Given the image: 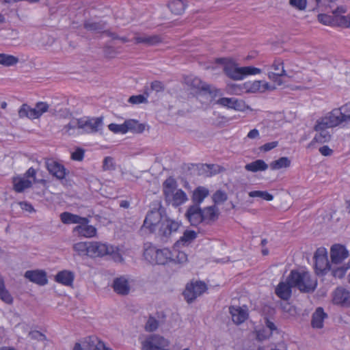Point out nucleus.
I'll list each match as a JSON object with an SVG mask.
<instances>
[{
  "instance_id": "f257e3e1",
  "label": "nucleus",
  "mask_w": 350,
  "mask_h": 350,
  "mask_svg": "<svg viewBox=\"0 0 350 350\" xmlns=\"http://www.w3.org/2000/svg\"><path fill=\"white\" fill-rule=\"evenodd\" d=\"M288 282L301 293H313L317 286V279L308 271L292 270Z\"/></svg>"
},
{
  "instance_id": "f03ea898",
  "label": "nucleus",
  "mask_w": 350,
  "mask_h": 350,
  "mask_svg": "<svg viewBox=\"0 0 350 350\" xmlns=\"http://www.w3.org/2000/svg\"><path fill=\"white\" fill-rule=\"evenodd\" d=\"M177 182L172 177L167 178L163 183V194L167 204L178 207L187 201L186 193L177 189Z\"/></svg>"
},
{
  "instance_id": "7ed1b4c3",
  "label": "nucleus",
  "mask_w": 350,
  "mask_h": 350,
  "mask_svg": "<svg viewBox=\"0 0 350 350\" xmlns=\"http://www.w3.org/2000/svg\"><path fill=\"white\" fill-rule=\"evenodd\" d=\"M165 215V209L159 201L154 202L151 205V209L148 211L144 219L141 230H147L149 233H155Z\"/></svg>"
},
{
  "instance_id": "20e7f679",
  "label": "nucleus",
  "mask_w": 350,
  "mask_h": 350,
  "mask_svg": "<svg viewBox=\"0 0 350 350\" xmlns=\"http://www.w3.org/2000/svg\"><path fill=\"white\" fill-rule=\"evenodd\" d=\"M144 256L151 264L165 265L170 262L172 254L171 250L167 248L158 249L149 245L144 250Z\"/></svg>"
},
{
  "instance_id": "39448f33",
  "label": "nucleus",
  "mask_w": 350,
  "mask_h": 350,
  "mask_svg": "<svg viewBox=\"0 0 350 350\" xmlns=\"http://www.w3.org/2000/svg\"><path fill=\"white\" fill-rule=\"evenodd\" d=\"M180 226L181 222L166 217L160 224L155 233L162 242L166 243L177 232Z\"/></svg>"
},
{
  "instance_id": "423d86ee",
  "label": "nucleus",
  "mask_w": 350,
  "mask_h": 350,
  "mask_svg": "<svg viewBox=\"0 0 350 350\" xmlns=\"http://www.w3.org/2000/svg\"><path fill=\"white\" fill-rule=\"evenodd\" d=\"M314 268L317 275H323L330 269L327 252L325 247H319L314 255Z\"/></svg>"
},
{
  "instance_id": "0eeeda50",
  "label": "nucleus",
  "mask_w": 350,
  "mask_h": 350,
  "mask_svg": "<svg viewBox=\"0 0 350 350\" xmlns=\"http://www.w3.org/2000/svg\"><path fill=\"white\" fill-rule=\"evenodd\" d=\"M170 345L168 340L158 334L148 336L142 342V350H169L165 349Z\"/></svg>"
},
{
  "instance_id": "6e6552de",
  "label": "nucleus",
  "mask_w": 350,
  "mask_h": 350,
  "mask_svg": "<svg viewBox=\"0 0 350 350\" xmlns=\"http://www.w3.org/2000/svg\"><path fill=\"white\" fill-rule=\"evenodd\" d=\"M318 120L321 122V124L325 125V126H328L329 128L337 126L343 122H347L345 116H344L342 112V110H340V107L334 109L326 116L321 118Z\"/></svg>"
},
{
  "instance_id": "1a4fd4ad",
  "label": "nucleus",
  "mask_w": 350,
  "mask_h": 350,
  "mask_svg": "<svg viewBox=\"0 0 350 350\" xmlns=\"http://www.w3.org/2000/svg\"><path fill=\"white\" fill-rule=\"evenodd\" d=\"M206 289L207 286L204 282L199 281L187 284L183 292V295L188 303H191L204 293Z\"/></svg>"
},
{
  "instance_id": "9d476101",
  "label": "nucleus",
  "mask_w": 350,
  "mask_h": 350,
  "mask_svg": "<svg viewBox=\"0 0 350 350\" xmlns=\"http://www.w3.org/2000/svg\"><path fill=\"white\" fill-rule=\"evenodd\" d=\"M45 166L49 173L59 180L64 179L69 173L63 164L53 159H46Z\"/></svg>"
},
{
  "instance_id": "9b49d317",
  "label": "nucleus",
  "mask_w": 350,
  "mask_h": 350,
  "mask_svg": "<svg viewBox=\"0 0 350 350\" xmlns=\"http://www.w3.org/2000/svg\"><path fill=\"white\" fill-rule=\"evenodd\" d=\"M79 129H83L85 132L93 133L98 132L103 125V118H87L86 119H78Z\"/></svg>"
},
{
  "instance_id": "f8f14e48",
  "label": "nucleus",
  "mask_w": 350,
  "mask_h": 350,
  "mask_svg": "<svg viewBox=\"0 0 350 350\" xmlns=\"http://www.w3.org/2000/svg\"><path fill=\"white\" fill-rule=\"evenodd\" d=\"M89 256L91 258L101 257L114 252L112 245L99 241H90Z\"/></svg>"
},
{
  "instance_id": "ddd939ff",
  "label": "nucleus",
  "mask_w": 350,
  "mask_h": 350,
  "mask_svg": "<svg viewBox=\"0 0 350 350\" xmlns=\"http://www.w3.org/2000/svg\"><path fill=\"white\" fill-rule=\"evenodd\" d=\"M83 219L85 221H81V223L76 226L73 228L72 232L81 237L92 238L95 237L97 231L96 228L92 225H89L90 220L87 217Z\"/></svg>"
},
{
  "instance_id": "4468645a",
  "label": "nucleus",
  "mask_w": 350,
  "mask_h": 350,
  "mask_svg": "<svg viewBox=\"0 0 350 350\" xmlns=\"http://www.w3.org/2000/svg\"><path fill=\"white\" fill-rule=\"evenodd\" d=\"M185 217L193 226H198L203 223L202 211L198 204L190 205L185 213Z\"/></svg>"
},
{
  "instance_id": "2eb2a0df",
  "label": "nucleus",
  "mask_w": 350,
  "mask_h": 350,
  "mask_svg": "<svg viewBox=\"0 0 350 350\" xmlns=\"http://www.w3.org/2000/svg\"><path fill=\"white\" fill-rule=\"evenodd\" d=\"M24 277L39 286H44L48 283L46 272L42 269L28 270L25 271Z\"/></svg>"
},
{
  "instance_id": "dca6fc26",
  "label": "nucleus",
  "mask_w": 350,
  "mask_h": 350,
  "mask_svg": "<svg viewBox=\"0 0 350 350\" xmlns=\"http://www.w3.org/2000/svg\"><path fill=\"white\" fill-rule=\"evenodd\" d=\"M203 223L211 225L215 223L220 215L219 210L216 205H211L202 208Z\"/></svg>"
},
{
  "instance_id": "f3484780",
  "label": "nucleus",
  "mask_w": 350,
  "mask_h": 350,
  "mask_svg": "<svg viewBox=\"0 0 350 350\" xmlns=\"http://www.w3.org/2000/svg\"><path fill=\"white\" fill-rule=\"evenodd\" d=\"M328 128V126L321 124V122L317 120L314 126V130L318 132V133L315 135L311 143L317 142L323 144L329 142L331 139V135L327 130Z\"/></svg>"
},
{
  "instance_id": "a211bd4d",
  "label": "nucleus",
  "mask_w": 350,
  "mask_h": 350,
  "mask_svg": "<svg viewBox=\"0 0 350 350\" xmlns=\"http://www.w3.org/2000/svg\"><path fill=\"white\" fill-rule=\"evenodd\" d=\"M348 251L345 246L340 244L334 245L330 250L331 260L333 263H340L344 259L347 258Z\"/></svg>"
},
{
  "instance_id": "6ab92c4d",
  "label": "nucleus",
  "mask_w": 350,
  "mask_h": 350,
  "mask_svg": "<svg viewBox=\"0 0 350 350\" xmlns=\"http://www.w3.org/2000/svg\"><path fill=\"white\" fill-rule=\"evenodd\" d=\"M100 25V23H83V28L88 31H91L95 33H102L109 37H111L113 40H120L124 43L129 42V39L126 37H120L115 33H112L109 31H102V28L98 27Z\"/></svg>"
},
{
  "instance_id": "aec40b11",
  "label": "nucleus",
  "mask_w": 350,
  "mask_h": 350,
  "mask_svg": "<svg viewBox=\"0 0 350 350\" xmlns=\"http://www.w3.org/2000/svg\"><path fill=\"white\" fill-rule=\"evenodd\" d=\"M229 312L232 316V321L237 325L243 323L248 318L246 308L232 306L229 308Z\"/></svg>"
},
{
  "instance_id": "412c9836",
  "label": "nucleus",
  "mask_w": 350,
  "mask_h": 350,
  "mask_svg": "<svg viewBox=\"0 0 350 350\" xmlns=\"http://www.w3.org/2000/svg\"><path fill=\"white\" fill-rule=\"evenodd\" d=\"M112 287L117 294L121 295H126L130 291V286L128 280L123 276L115 278L113 282Z\"/></svg>"
},
{
  "instance_id": "4be33fe9",
  "label": "nucleus",
  "mask_w": 350,
  "mask_h": 350,
  "mask_svg": "<svg viewBox=\"0 0 350 350\" xmlns=\"http://www.w3.org/2000/svg\"><path fill=\"white\" fill-rule=\"evenodd\" d=\"M293 285L288 282V277L286 282H280L275 291L276 295L283 300H288L291 298L292 294Z\"/></svg>"
},
{
  "instance_id": "5701e85b",
  "label": "nucleus",
  "mask_w": 350,
  "mask_h": 350,
  "mask_svg": "<svg viewBox=\"0 0 350 350\" xmlns=\"http://www.w3.org/2000/svg\"><path fill=\"white\" fill-rule=\"evenodd\" d=\"M85 350H113L105 346L103 342L96 336H89L83 341Z\"/></svg>"
},
{
  "instance_id": "b1692460",
  "label": "nucleus",
  "mask_w": 350,
  "mask_h": 350,
  "mask_svg": "<svg viewBox=\"0 0 350 350\" xmlns=\"http://www.w3.org/2000/svg\"><path fill=\"white\" fill-rule=\"evenodd\" d=\"M185 84L196 92H204V90L208 89V84L204 83L200 78L189 75L184 78Z\"/></svg>"
},
{
  "instance_id": "393cba45",
  "label": "nucleus",
  "mask_w": 350,
  "mask_h": 350,
  "mask_svg": "<svg viewBox=\"0 0 350 350\" xmlns=\"http://www.w3.org/2000/svg\"><path fill=\"white\" fill-rule=\"evenodd\" d=\"M333 302L335 304L349 306L350 293L343 288H337L334 293Z\"/></svg>"
},
{
  "instance_id": "a878e982",
  "label": "nucleus",
  "mask_w": 350,
  "mask_h": 350,
  "mask_svg": "<svg viewBox=\"0 0 350 350\" xmlns=\"http://www.w3.org/2000/svg\"><path fill=\"white\" fill-rule=\"evenodd\" d=\"M74 279V273L68 270H63L59 271L55 277V280L56 282L67 286H70L72 285Z\"/></svg>"
},
{
  "instance_id": "bb28decb",
  "label": "nucleus",
  "mask_w": 350,
  "mask_h": 350,
  "mask_svg": "<svg viewBox=\"0 0 350 350\" xmlns=\"http://www.w3.org/2000/svg\"><path fill=\"white\" fill-rule=\"evenodd\" d=\"M224 71L230 79L234 80H242V67H238L232 63L226 64L224 66Z\"/></svg>"
},
{
  "instance_id": "cd10ccee",
  "label": "nucleus",
  "mask_w": 350,
  "mask_h": 350,
  "mask_svg": "<svg viewBox=\"0 0 350 350\" xmlns=\"http://www.w3.org/2000/svg\"><path fill=\"white\" fill-rule=\"evenodd\" d=\"M327 317V314L324 312L323 309L321 307L317 308L312 317L311 325L312 327L322 328L324 319Z\"/></svg>"
},
{
  "instance_id": "c85d7f7f",
  "label": "nucleus",
  "mask_w": 350,
  "mask_h": 350,
  "mask_svg": "<svg viewBox=\"0 0 350 350\" xmlns=\"http://www.w3.org/2000/svg\"><path fill=\"white\" fill-rule=\"evenodd\" d=\"M209 191L208 189L204 187H198L193 191L191 196V200L193 202L192 205L198 204V206H200V204L204 201V200L208 196Z\"/></svg>"
},
{
  "instance_id": "c756f323",
  "label": "nucleus",
  "mask_w": 350,
  "mask_h": 350,
  "mask_svg": "<svg viewBox=\"0 0 350 350\" xmlns=\"http://www.w3.org/2000/svg\"><path fill=\"white\" fill-rule=\"evenodd\" d=\"M12 183L14 190L17 193L23 192L32 186L31 181L25 177H15Z\"/></svg>"
},
{
  "instance_id": "7c9ffc66",
  "label": "nucleus",
  "mask_w": 350,
  "mask_h": 350,
  "mask_svg": "<svg viewBox=\"0 0 350 350\" xmlns=\"http://www.w3.org/2000/svg\"><path fill=\"white\" fill-rule=\"evenodd\" d=\"M135 41L137 44H144L148 46L155 45L161 42V38L158 35L152 36H137L134 38Z\"/></svg>"
},
{
  "instance_id": "2f4dec72",
  "label": "nucleus",
  "mask_w": 350,
  "mask_h": 350,
  "mask_svg": "<svg viewBox=\"0 0 350 350\" xmlns=\"http://www.w3.org/2000/svg\"><path fill=\"white\" fill-rule=\"evenodd\" d=\"M83 218V217L69 212H64L60 214V219L64 224H76L79 225L81 221H85Z\"/></svg>"
},
{
  "instance_id": "473e14b6",
  "label": "nucleus",
  "mask_w": 350,
  "mask_h": 350,
  "mask_svg": "<svg viewBox=\"0 0 350 350\" xmlns=\"http://www.w3.org/2000/svg\"><path fill=\"white\" fill-rule=\"evenodd\" d=\"M247 92H263L269 88V84L262 81H254L246 83Z\"/></svg>"
},
{
  "instance_id": "72a5a7b5",
  "label": "nucleus",
  "mask_w": 350,
  "mask_h": 350,
  "mask_svg": "<svg viewBox=\"0 0 350 350\" xmlns=\"http://www.w3.org/2000/svg\"><path fill=\"white\" fill-rule=\"evenodd\" d=\"M268 165L262 159H258L245 166V169L248 172H256L258 171H265L268 169Z\"/></svg>"
},
{
  "instance_id": "f704fd0d",
  "label": "nucleus",
  "mask_w": 350,
  "mask_h": 350,
  "mask_svg": "<svg viewBox=\"0 0 350 350\" xmlns=\"http://www.w3.org/2000/svg\"><path fill=\"white\" fill-rule=\"evenodd\" d=\"M0 299L7 304L13 303V297L10 292L7 290L5 285L3 278L0 275Z\"/></svg>"
},
{
  "instance_id": "c9c22d12",
  "label": "nucleus",
  "mask_w": 350,
  "mask_h": 350,
  "mask_svg": "<svg viewBox=\"0 0 350 350\" xmlns=\"http://www.w3.org/2000/svg\"><path fill=\"white\" fill-rule=\"evenodd\" d=\"M126 127L128 132L131 131L133 133H142L146 128V125L139 123L137 120L134 119L126 120Z\"/></svg>"
},
{
  "instance_id": "e433bc0d",
  "label": "nucleus",
  "mask_w": 350,
  "mask_h": 350,
  "mask_svg": "<svg viewBox=\"0 0 350 350\" xmlns=\"http://www.w3.org/2000/svg\"><path fill=\"white\" fill-rule=\"evenodd\" d=\"M197 237V233L192 230H186L182 237L178 240L175 245H179L180 244L188 245L191 243Z\"/></svg>"
},
{
  "instance_id": "4c0bfd02",
  "label": "nucleus",
  "mask_w": 350,
  "mask_h": 350,
  "mask_svg": "<svg viewBox=\"0 0 350 350\" xmlns=\"http://www.w3.org/2000/svg\"><path fill=\"white\" fill-rule=\"evenodd\" d=\"M168 8L173 14L178 15L185 11V4L182 0H170L168 3Z\"/></svg>"
},
{
  "instance_id": "58836bf2",
  "label": "nucleus",
  "mask_w": 350,
  "mask_h": 350,
  "mask_svg": "<svg viewBox=\"0 0 350 350\" xmlns=\"http://www.w3.org/2000/svg\"><path fill=\"white\" fill-rule=\"evenodd\" d=\"M18 117L20 118H27L29 119H36V111L34 108H31L27 104H23L18 111Z\"/></svg>"
},
{
  "instance_id": "ea45409f",
  "label": "nucleus",
  "mask_w": 350,
  "mask_h": 350,
  "mask_svg": "<svg viewBox=\"0 0 350 350\" xmlns=\"http://www.w3.org/2000/svg\"><path fill=\"white\" fill-rule=\"evenodd\" d=\"M272 68L278 71L280 70V72H278L277 74L275 73H270L269 75V78L275 77H284L287 76L286 70L284 69V62L283 60L280 58H276L275 59L273 64Z\"/></svg>"
},
{
  "instance_id": "a19ab883",
  "label": "nucleus",
  "mask_w": 350,
  "mask_h": 350,
  "mask_svg": "<svg viewBox=\"0 0 350 350\" xmlns=\"http://www.w3.org/2000/svg\"><path fill=\"white\" fill-rule=\"evenodd\" d=\"M171 254L170 262L183 264L187 261V255L184 252L174 249L171 251Z\"/></svg>"
},
{
  "instance_id": "79ce46f5",
  "label": "nucleus",
  "mask_w": 350,
  "mask_h": 350,
  "mask_svg": "<svg viewBox=\"0 0 350 350\" xmlns=\"http://www.w3.org/2000/svg\"><path fill=\"white\" fill-rule=\"evenodd\" d=\"M291 165V160L286 157H282L270 163L272 170H278L282 168H286Z\"/></svg>"
},
{
  "instance_id": "37998d69",
  "label": "nucleus",
  "mask_w": 350,
  "mask_h": 350,
  "mask_svg": "<svg viewBox=\"0 0 350 350\" xmlns=\"http://www.w3.org/2000/svg\"><path fill=\"white\" fill-rule=\"evenodd\" d=\"M19 59L18 57L9 54L0 53V64L4 66H12L16 64Z\"/></svg>"
},
{
  "instance_id": "c03bdc74",
  "label": "nucleus",
  "mask_w": 350,
  "mask_h": 350,
  "mask_svg": "<svg viewBox=\"0 0 350 350\" xmlns=\"http://www.w3.org/2000/svg\"><path fill=\"white\" fill-rule=\"evenodd\" d=\"M90 248V241L79 242L73 245V250L80 256H89Z\"/></svg>"
},
{
  "instance_id": "a18cd8bd",
  "label": "nucleus",
  "mask_w": 350,
  "mask_h": 350,
  "mask_svg": "<svg viewBox=\"0 0 350 350\" xmlns=\"http://www.w3.org/2000/svg\"><path fill=\"white\" fill-rule=\"evenodd\" d=\"M108 129L110 131L116 134H125L128 132V129L126 127V120H125L124 123L121 124L111 123L108 125Z\"/></svg>"
},
{
  "instance_id": "49530a36",
  "label": "nucleus",
  "mask_w": 350,
  "mask_h": 350,
  "mask_svg": "<svg viewBox=\"0 0 350 350\" xmlns=\"http://www.w3.org/2000/svg\"><path fill=\"white\" fill-rule=\"evenodd\" d=\"M212 199L214 202L213 205L217 206V204H219L226 202L228 199V196L225 191L217 190L213 193Z\"/></svg>"
},
{
  "instance_id": "de8ad7c7",
  "label": "nucleus",
  "mask_w": 350,
  "mask_h": 350,
  "mask_svg": "<svg viewBox=\"0 0 350 350\" xmlns=\"http://www.w3.org/2000/svg\"><path fill=\"white\" fill-rule=\"evenodd\" d=\"M248 195L251 198H261L267 201H271L273 198V195L266 191H252L249 192Z\"/></svg>"
},
{
  "instance_id": "09e8293b",
  "label": "nucleus",
  "mask_w": 350,
  "mask_h": 350,
  "mask_svg": "<svg viewBox=\"0 0 350 350\" xmlns=\"http://www.w3.org/2000/svg\"><path fill=\"white\" fill-rule=\"evenodd\" d=\"M49 109V105L44 102H38L36 103L34 110L36 111V119L39 118L44 113Z\"/></svg>"
},
{
  "instance_id": "8fccbe9b",
  "label": "nucleus",
  "mask_w": 350,
  "mask_h": 350,
  "mask_svg": "<svg viewBox=\"0 0 350 350\" xmlns=\"http://www.w3.org/2000/svg\"><path fill=\"white\" fill-rule=\"evenodd\" d=\"M159 327V321L152 317H150L146 323L145 329L147 332H154Z\"/></svg>"
},
{
  "instance_id": "3c124183",
  "label": "nucleus",
  "mask_w": 350,
  "mask_h": 350,
  "mask_svg": "<svg viewBox=\"0 0 350 350\" xmlns=\"http://www.w3.org/2000/svg\"><path fill=\"white\" fill-rule=\"evenodd\" d=\"M261 72V70L260 68L254 67V66H244L242 67V76L243 79L248 75H254L257 74H260Z\"/></svg>"
},
{
  "instance_id": "603ef678",
  "label": "nucleus",
  "mask_w": 350,
  "mask_h": 350,
  "mask_svg": "<svg viewBox=\"0 0 350 350\" xmlns=\"http://www.w3.org/2000/svg\"><path fill=\"white\" fill-rule=\"evenodd\" d=\"M204 92L209 94L212 99H215L216 97L221 96L222 95L221 90L212 87L208 84V89L204 90Z\"/></svg>"
},
{
  "instance_id": "864d4df0",
  "label": "nucleus",
  "mask_w": 350,
  "mask_h": 350,
  "mask_svg": "<svg viewBox=\"0 0 350 350\" xmlns=\"http://www.w3.org/2000/svg\"><path fill=\"white\" fill-rule=\"evenodd\" d=\"M289 3L299 10H304L306 8L307 0H289Z\"/></svg>"
},
{
  "instance_id": "5fc2aeb1",
  "label": "nucleus",
  "mask_w": 350,
  "mask_h": 350,
  "mask_svg": "<svg viewBox=\"0 0 350 350\" xmlns=\"http://www.w3.org/2000/svg\"><path fill=\"white\" fill-rule=\"evenodd\" d=\"M115 168L113 159L111 157H106L103 162V169L104 170H114Z\"/></svg>"
},
{
  "instance_id": "6e6d98bb",
  "label": "nucleus",
  "mask_w": 350,
  "mask_h": 350,
  "mask_svg": "<svg viewBox=\"0 0 350 350\" xmlns=\"http://www.w3.org/2000/svg\"><path fill=\"white\" fill-rule=\"evenodd\" d=\"M245 105L244 101L241 100H239L236 98L233 97L232 99V105L230 106V109H234L236 111H243L245 109Z\"/></svg>"
},
{
  "instance_id": "4d7b16f0",
  "label": "nucleus",
  "mask_w": 350,
  "mask_h": 350,
  "mask_svg": "<svg viewBox=\"0 0 350 350\" xmlns=\"http://www.w3.org/2000/svg\"><path fill=\"white\" fill-rule=\"evenodd\" d=\"M349 268V267H338L332 271V275L334 278H342L345 276L346 271Z\"/></svg>"
},
{
  "instance_id": "13d9d810",
  "label": "nucleus",
  "mask_w": 350,
  "mask_h": 350,
  "mask_svg": "<svg viewBox=\"0 0 350 350\" xmlns=\"http://www.w3.org/2000/svg\"><path fill=\"white\" fill-rule=\"evenodd\" d=\"M232 98H219L218 100H216V104L221 105L222 107H227L230 109V106H232Z\"/></svg>"
},
{
  "instance_id": "bf43d9fd",
  "label": "nucleus",
  "mask_w": 350,
  "mask_h": 350,
  "mask_svg": "<svg viewBox=\"0 0 350 350\" xmlns=\"http://www.w3.org/2000/svg\"><path fill=\"white\" fill-rule=\"evenodd\" d=\"M29 336L32 340H37L40 341L46 340L45 335L37 330L31 331L29 333Z\"/></svg>"
},
{
  "instance_id": "052dcab7",
  "label": "nucleus",
  "mask_w": 350,
  "mask_h": 350,
  "mask_svg": "<svg viewBox=\"0 0 350 350\" xmlns=\"http://www.w3.org/2000/svg\"><path fill=\"white\" fill-rule=\"evenodd\" d=\"M84 157V150L82 148H77L71 154V159L74 161H82Z\"/></svg>"
},
{
  "instance_id": "680f3d73",
  "label": "nucleus",
  "mask_w": 350,
  "mask_h": 350,
  "mask_svg": "<svg viewBox=\"0 0 350 350\" xmlns=\"http://www.w3.org/2000/svg\"><path fill=\"white\" fill-rule=\"evenodd\" d=\"M79 128L78 120L70 121L68 124L64 126L63 131L65 133L70 134V130Z\"/></svg>"
},
{
  "instance_id": "e2e57ef3",
  "label": "nucleus",
  "mask_w": 350,
  "mask_h": 350,
  "mask_svg": "<svg viewBox=\"0 0 350 350\" xmlns=\"http://www.w3.org/2000/svg\"><path fill=\"white\" fill-rule=\"evenodd\" d=\"M103 51H104L105 55L106 57H110V58L114 57L118 53V52L116 51V49L113 46H108V45L105 46L103 48Z\"/></svg>"
},
{
  "instance_id": "0e129e2a",
  "label": "nucleus",
  "mask_w": 350,
  "mask_h": 350,
  "mask_svg": "<svg viewBox=\"0 0 350 350\" xmlns=\"http://www.w3.org/2000/svg\"><path fill=\"white\" fill-rule=\"evenodd\" d=\"M150 88H151V90H152L157 92H163L165 89L163 83L159 81H152L151 83Z\"/></svg>"
},
{
  "instance_id": "69168bd1",
  "label": "nucleus",
  "mask_w": 350,
  "mask_h": 350,
  "mask_svg": "<svg viewBox=\"0 0 350 350\" xmlns=\"http://www.w3.org/2000/svg\"><path fill=\"white\" fill-rule=\"evenodd\" d=\"M278 146V142L274 141L271 142H268L265 144L260 147V150L264 152H268L275 148H276Z\"/></svg>"
},
{
  "instance_id": "338daca9",
  "label": "nucleus",
  "mask_w": 350,
  "mask_h": 350,
  "mask_svg": "<svg viewBox=\"0 0 350 350\" xmlns=\"http://www.w3.org/2000/svg\"><path fill=\"white\" fill-rule=\"evenodd\" d=\"M340 110L345 116L347 122H350V103H346L340 107Z\"/></svg>"
},
{
  "instance_id": "774afa93",
  "label": "nucleus",
  "mask_w": 350,
  "mask_h": 350,
  "mask_svg": "<svg viewBox=\"0 0 350 350\" xmlns=\"http://www.w3.org/2000/svg\"><path fill=\"white\" fill-rule=\"evenodd\" d=\"M146 100L144 96L142 95H137V96H131L129 99V102L132 104H139L144 103V101Z\"/></svg>"
}]
</instances>
